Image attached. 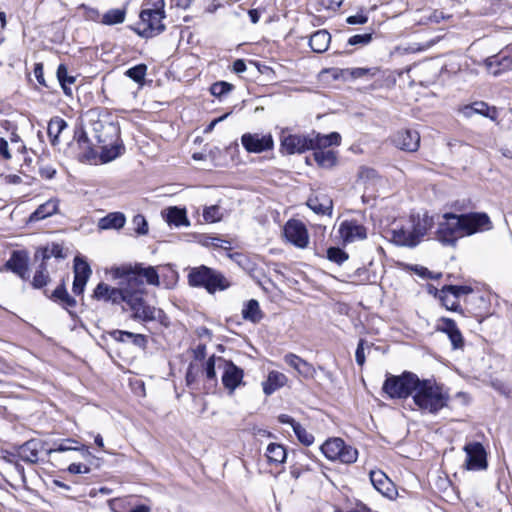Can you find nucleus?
<instances>
[{
  "instance_id": "nucleus-1",
  "label": "nucleus",
  "mask_w": 512,
  "mask_h": 512,
  "mask_svg": "<svg viewBox=\"0 0 512 512\" xmlns=\"http://www.w3.org/2000/svg\"><path fill=\"white\" fill-rule=\"evenodd\" d=\"M110 274L113 280H117V287L101 282L94 289L93 298L112 304L125 303L136 320L146 322L157 318L160 311L144 302L142 282L131 270V266L112 268Z\"/></svg>"
},
{
  "instance_id": "nucleus-2",
  "label": "nucleus",
  "mask_w": 512,
  "mask_h": 512,
  "mask_svg": "<svg viewBox=\"0 0 512 512\" xmlns=\"http://www.w3.org/2000/svg\"><path fill=\"white\" fill-rule=\"evenodd\" d=\"M119 128L112 122L94 121L91 130L81 131L77 136L78 145L85 150V158L90 160L95 157L94 146L101 148V158L109 162L121 154V146L118 144Z\"/></svg>"
},
{
  "instance_id": "nucleus-3",
  "label": "nucleus",
  "mask_w": 512,
  "mask_h": 512,
  "mask_svg": "<svg viewBox=\"0 0 512 512\" xmlns=\"http://www.w3.org/2000/svg\"><path fill=\"white\" fill-rule=\"evenodd\" d=\"M492 223L485 213L455 215L447 213L438 224L437 239L443 245L454 246L459 238L490 230Z\"/></svg>"
},
{
  "instance_id": "nucleus-4",
  "label": "nucleus",
  "mask_w": 512,
  "mask_h": 512,
  "mask_svg": "<svg viewBox=\"0 0 512 512\" xmlns=\"http://www.w3.org/2000/svg\"><path fill=\"white\" fill-rule=\"evenodd\" d=\"M449 394L435 381L420 380L413 394V402L422 412L436 414L448 405Z\"/></svg>"
},
{
  "instance_id": "nucleus-5",
  "label": "nucleus",
  "mask_w": 512,
  "mask_h": 512,
  "mask_svg": "<svg viewBox=\"0 0 512 512\" xmlns=\"http://www.w3.org/2000/svg\"><path fill=\"white\" fill-rule=\"evenodd\" d=\"M145 8L140 13V21L134 31L143 38H152L165 29L164 0H148Z\"/></svg>"
},
{
  "instance_id": "nucleus-6",
  "label": "nucleus",
  "mask_w": 512,
  "mask_h": 512,
  "mask_svg": "<svg viewBox=\"0 0 512 512\" xmlns=\"http://www.w3.org/2000/svg\"><path fill=\"white\" fill-rule=\"evenodd\" d=\"M417 384H419V377L416 374L404 372L399 376H388L382 390L391 399H406L409 396L413 397Z\"/></svg>"
},
{
  "instance_id": "nucleus-7",
  "label": "nucleus",
  "mask_w": 512,
  "mask_h": 512,
  "mask_svg": "<svg viewBox=\"0 0 512 512\" xmlns=\"http://www.w3.org/2000/svg\"><path fill=\"white\" fill-rule=\"evenodd\" d=\"M188 281L191 286L204 287L209 293L224 290L230 285L222 274L206 266L193 268L188 275Z\"/></svg>"
},
{
  "instance_id": "nucleus-8",
  "label": "nucleus",
  "mask_w": 512,
  "mask_h": 512,
  "mask_svg": "<svg viewBox=\"0 0 512 512\" xmlns=\"http://www.w3.org/2000/svg\"><path fill=\"white\" fill-rule=\"evenodd\" d=\"M320 449L328 460L340 461L345 464L354 463L358 457V451L352 446L346 445L341 438L326 440Z\"/></svg>"
},
{
  "instance_id": "nucleus-9",
  "label": "nucleus",
  "mask_w": 512,
  "mask_h": 512,
  "mask_svg": "<svg viewBox=\"0 0 512 512\" xmlns=\"http://www.w3.org/2000/svg\"><path fill=\"white\" fill-rule=\"evenodd\" d=\"M283 233L286 240L298 248H306L309 244L308 231L300 220H289L284 226Z\"/></svg>"
},
{
  "instance_id": "nucleus-10",
  "label": "nucleus",
  "mask_w": 512,
  "mask_h": 512,
  "mask_svg": "<svg viewBox=\"0 0 512 512\" xmlns=\"http://www.w3.org/2000/svg\"><path fill=\"white\" fill-rule=\"evenodd\" d=\"M466 459L464 467L467 470H484L487 467L486 452L483 445L479 442L467 443L464 446Z\"/></svg>"
},
{
  "instance_id": "nucleus-11",
  "label": "nucleus",
  "mask_w": 512,
  "mask_h": 512,
  "mask_svg": "<svg viewBox=\"0 0 512 512\" xmlns=\"http://www.w3.org/2000/svg\"><path fill=\"white\" fill-rule=\"evenodd\" d=\"M219 360L222 362V384L228 390V393L232 395L243 384L244 372L231 361Z\"/></svg>"
},
{
  "instance_id": "nucleus-12",
  "label": "nucleus",
  "mask_w": 512,
  "mask_h": 512,
  "mask_svg": "<svg viewBox=\"0 0 512 512\" xmlns=\"http://www.w3.org/2000/svg\"><path fill=\"white\" fill-rule=\"evenodd\" d=\"M484 64L487 71L497 76L502 72L512 69V45L505 47L498 55H493L485 59Z\"/></svg>"
},
{
  "instance_id": "nucleus-13",
  "label": "nucleus",
  "mask_w": 512,
  "mask_h": 512,
  "mask_svg": "<svg viewBox=\"0 0 512 512\" xmlns=\"http://www.w3.org/2000/svg\"><path fill=\"white\" fill-rule=\"evenodd\" d=\"M241 143L249 153H261L274 146L271 134L245 133L241 137Z\"/></svg>"
},
{
  "instance_id": "nucleus-14",
  "label": "nucleus",
  "mask_w": 512,
  "mask_h": 512,
  "mask_svg": "<svg viewBox=\"0 0 512 512\" xmlns=\"http://www.w3.org/2000/svg\"><path fill=\"white\" fill-rule=\"evenodd\" d=\"M280 141L281 151L289 155L303 153L310 150L312 146L309 136L303 135L283 133Z\"/></svg>"
},
{
  "instance_id": "nucleus-15",
  "label": "nucleus",
  "mask_w": 512,
  "mask_h": 512,
  "mask_svg": "<svg viewBox=\"0 0 512 512\" xmlns=\"http://www.w3.org/2000/svg\"><path fill=\"white\" fill-rule=\"evenodd\" d=\"M338 232L345 243L364 240L367 237L366 228L356 220H345L340 223Z\"/></svg>"
},
{
  "instance_id": "nucleus-16",
  "label": "nucleus",
  "mask_w": 512,
  "mask_h": 512,
  "mask_svg": "<svg viewBox=\"0 0 512 512\" xmlns=\"http://www.w3.org/2000/svg\"><path fill=\"white\" fill-rule=\"evenodd\" d=\"M92 274V270L89 264L77 256L74 259V281H73V292L75 294H82L84 292L86 283Z\"/></svg>"
},
{
  "instance_id": "nucleus-17",
  "label": "nucleus",
  "mask_w": 512,
  "mask_h": 512,
  "mask_svg": "<svg viewBox=\"0 0 512 512\" xmlns=\"http://www.w3.org/2000/svg\"><path fill=\"white\" fill-rule=\"evenodd\" d=\"M393 143L401 150L415 152L420 145V135L415 130H400L393 136Z\"/></svg>"
},
{
  "instance_id": "nucleus-18",
  "label": "nucleus",
  "mask_w": 512,
  "mask_h": 512,
  "mask_svg": "<svg viewBox=\"0 0 512 512\" xmlns=\"http://www.w3.org/2000/svg\"><path fill=\"white\" fill-rule=\"evenodd\" d=\"M380 181V177L373 168L362 166L359 168L357 174L356 187L358 189H362L365 193H368V195L371 196Z\"/></svg>"
},
{
  "instance_id": "nucleus-19",
  "label": "nucleus",
  "mask_w": 512,
  "mask_h": 512,
  "mask_svg": "<svg viewBox=\"0 0 512 512\" xmlns=\"http://www.w3.org/2000/svg\"><path fill=\"white\" fill-rule=\"evenodd\" d=\"M373 487L383 496L393 499L397 494L394 483L381 470H371L369 473Z\"/></svg>"
},
{
  "instance_id": "nucleus-20",
  "label": "nucleus",
  "mask_w": 512,
  "mask_h": 512,
  "mask_svg": "<svg viewBox=\"0 0 512 512\" xmlns=\"http://www.w3.org/2000/svg\"><path fill=\"white\" fill-rule=\"evenodd\" d=\"M437 330L447 334L454 349L463 347L464 339L454 320L447 317L440 318L437 322Z\"/></svg>"
},
{
  "instance_id": "nucleus-21",
  "label": "nucleus",
  "mask_w": 512,
  "mask_h": 512,
  "mask_svg": "<svg viewBox=\"0 0 512 512\" xmlns=\"http://www.w3.org/2000/svg\"><path fill=\"white\" fill-rule=\"evenodd\" d=\"M391 241L397 245L409 247H414L419 243L409 222L391 230Z\"/></svg>"
},
{
  "instance_id": "nucleus-22",
  "label": "nucleus",
  "mask_w": 512,
  "mask_h": 512,
  "mask_svg": "<svg viewBox=\"0 0 512 512\" xmlns=\"http://www.w3.org/2000/svg\"><path fill=\"white\" fill-rule=\"evenodd\" d=\"M45 443L32 439L25 442L18 448V456L25 462L36 463L38 461L39 452L45 449Z\"/></svg>"
},
{
  "instance_id": "nucleus-23",
  "label": "nucleus",
  "mask_w": 512,
  "mask_h": 512,
  "mask_svg": "<svg viewBox=\"0 0 512 512\" xmlns=\"http://www.w3.org/2000/svg\"><path fill=\"white\" fill-rule=\"evenodd\" d=\"M284 361L304 378H313L316 374V370L312 364L293 353L286 354Z\"/></svg>"
},
{
  "instance_id": "nucleus-24",
  "label": "nucleus",
  "mask_w": 512,
  "mask_h": 512,
  "mask_svg": "<svg viewBox=\"0 0 512 512\" xmlns=\"http://www.w3.org/2000/svg\"><path fill=\"white\" fill-rule=\"evenodd\" d=\"M311 140V148L310 150L319 151L327 150L328 147L331 146H339L341 143V136L337 132H332L327 135H322L320 133H313L309 135Z\"/></svg>"
},
{
  "instance_id": "nucleus-25",
  "label": "nucleus",
  "mask_w": 512,
  "mask_h": 512,
  "mask_svg": "<svg viewBox=\"0 0 512 512\" xmlns=\"http://www.w3.org/2000/svg\"><path fill=\"white\" fill-rule=\"evenodd\" d=\"M409 223L418 242L421 241V239L434 225L433 217L429 216L428 214L412 215L410 217Z\"/></svg>"
},
{
  "instance_id": "nucleus-26",
  "label": "nucleus",
  "mask_w": 512,
  "mask_h": 512,
  "mask_svg": "<svg viewBox=\"0 0 512 512\" xmlns=\"http://www.w3.org/2000/svg\"><path fill=\"white\" fill-rule=\"evenodd\" d=\"M59 199L51 198L45 203L38 206V208L29 216L28 222H37L53 216L59 212Z\"/></svg>"
},
{
  "instance_id": "nucleus-27",
  "label": "nucleus",
  "mask_w": 512,
  "mask_h": 512,
  "mask_svg": "<svg viewBox=\"0 0 512 512\" xmlns=\"http://www.w3.org/2000/svg\"><path fill=\"white\" fill-rule=\"evenodd\" d=\"M288 382V377L279 371H269L267 378L262 382V389L265 395L269 396L278 389L284 387Z\"/></svg>"
},
{
  "instance_id": "nucleus-28",
  "label": "nucleus",
  "mask_w": 512,
  "mask_h": 512,
  "mask_svg": "<svg viewBox=\"0 0 512 512\" xmlns=\"http://www.w3.org/2000/svg\"><path fill=\"white\" fill-rule=\"evenodd\" d=\"M308 207L317 214L331 215L333 202L330 197L324 194L312 196L307 201Z\"/></svg>"
},
{
  "instance_id": "nucleus-29",
  "label": "nucleus",
  "mask_w": 512,
  "mask_h": 512,
  "mask_svg": "<svg viewBox=\"0 0 512 512\" xmlns=\"http://www.w3.org/2000/svg\"><path fill=\"white\" fill-rule=\"evenodd\" d=\"M162 217L169 225H174L176 227H188L190 225L185 209H181L175 206L168 207L165 210H163Z\"/></svg>"
},
{
  "instance_id": "nucleus-30",
  "label": "nucleus",
  "mask_w": 512,
  "mask_h": 512,
  "mask_svg": "<svg viewBox=\"0 0 512 512\" xmlns=\"http://www.w3.org/2000/svg\"><path fill=\"white\" fill-rule=\"evenodd\" d=\"M126 223V217L122 212H111L98 221L100 230L121 229Z\"/></svg>"
},
{
  "instance_id": "nucleus-31",
  "label": "nucleus",
  "mask_w": 512,
  "mask_h": 512,
  "mask_svg": "<svg viewBox=\"0 0 512 512\" xmlns=\"http://www.w3.org/2000/svg\"><path fill=\"white\" fill-rule=\"evenodd\" d=\"M7 267L21 278H24L28 271V258L23 252H14L7 261Z\"/></svg>"
},
{
  "instance_id": "nucleus-32",
  "label": "nucleus",
  "mask_w": 512,
  "mask_h": 512,
  "mask_svg": "<svg viewBox=\"0 0 512 512\" xmlns=\"http://www.w3.org/2000/svg\"><path fill=\"white\" fill-rule=\"evenodd\" d=\"M331 36L326 30H318L310 37L309 45L316 53L325 52L330 44Z\"/></svg>"
},
{
  "instance_id": "nucleus-33",
  "label": "nucleus",
  "mask_w": 512,
  "mask_h": 512,
  "mask_svg": "<svg viewBox=\"0 0 512 512\" xmlns=\"http://www.w3.org/2000/svg\"><path fill=\"white\" fill-rule=\"evenodd\" d=\"M242 317L246 321L258 323L263 318V312L260 309L259 302L255 299H250L244 303L242 308Z\"/></svg>"
},
{
  "instance_id": "nucleus-34",
  "label": "nucleus",
  "mask_w": 512,
  "mask_h": 512,
  "mask_svg": "<svg viewBox=\"0 0 512 512\" xmlns=\"http://www.w3.org/2000/svg\"><path fill=\"white\" fill-rule=\"evenodd\" d=\"M265 456L272 465H280L285 462L287 453L283 445L270 443L266 448Z\"/></svg>"
},
{
  "instance_id": "nucleus-35",
  "label": "nucleus",
  "mask_w": 512,
  "mask_h": 512,
  "mask_svg": "<svg viewBox=\"0 0 512 512\" xmlns=\"http://www.w3.org/2000/svg\"><path fill=\"white\" fill-rule=\"evenodd\" d=\"M438 298L447 310L462 313L459 299L455 296L454 293H452V290H449V286H444L438 292Z\"/></svg>"
},
{
  "instance_id": "nucleus-36",
  "label": "nucleus",
  "mask_w": 512,
  "mask_h": 512,
  "mask_svg": "<svg viewBox=\"0 0 512 512\" xmlns=\"http://www.w3.org/2000/svg\"><path fill=\"white\" fill-rule=\"evenodd\" d=\"M131 270L134 271L137 274L138 280L142 282V287L144 288V282L142 278H145L146 282L150 285H159V276L155 268L153 267H146L143 268L141 266H131Z\"/></svg>"
},
{
  "instance_id": "nucleus-37",
  "label": "nucleus",
  "mask_w": 512,
  "mask_h": 512,
  "mask_svg": "<svg viewBox=\"0 0 512 512\" xmlns=\"http://www.w3.org/2000/svg\"><path fill=\"white\" fill-rule=\"evenodd\" d=\"M67 127V123L60 117H53L49 123L47 128V133L50 138L52 145L58 144V137L61 132Z\"/></svg>"
},
{
  "instance_id": "nucleus-38",
  "label": "nucleus",
  "mask_w": 512,
  "mask_h": 512,
  "mask_svg": "<svg viewBox=\"0 0 512 512\" xmlns=\"http://www.w3.org/2000/svg\"><path fill=\"white\" fill-rule=\"evenodd\" d=\"M78 442L74 439H64L58 444H55V447L46 449L48 455H51L55 452H67V451H84L85 454H89L88 449L85 445L80 446H72V444H77Z\"/></svg>"
},
{
  "instance_id": "nucleus-39",
  "label": "nucleus",
  "mask_w": 512,
  "mask_h": 512,
  "mask_svg": "<svg viewBox=\"0 0 512 512\" xmlns=\"http://www.w3.org/2000/svg\"><path fill=\"white\" fill-rule=\"evenodd\" d=\"M314 159L323 168H332L337 163V155L333 150L314 151Z\"/></svg>"
},
{
  "instance_id": "nucleus-40",
  "label": "nucleus",
  "mask_w": 512,
  "mask_h": 512,
  "mask_svg": "<svg viewBox=\"0 0 512 512\" xmlns=\"http://www.w3.org/2000/svg\"><path fill=\"white\" fill-rule=\"evenodd\" d=\"M35 257L41 258L42 263H44L45 260L50 259L51 257L64 258L65 255L63 254V247L61 244L52 243L51 245L39 249L36 252Z\"/></svg>"
},
{
  "instance_id": "nucleus-41",
  "label": "nucleus",
  "mask_w": 512,
  "mask_h": 512,
  "mask_svg": "<svg viewBox=\"0 0 512 512\" xmlns=\"http://www.w3.org/2000/svg\"><path fill=\"white\" fill-rule=\"evenodd\" d=\"M126 10L125 9H110L102 15L101 24L104 25H115L125 21Z\"/></svg>"
},
{
  "instance_id": "nucleus-42",
  "label": "nucleus",
  "mask_w": 512,
  "mask_h": 512,
  "mask_svg": "<svg viewBox=\"0 0 512 512\" xmlns=\"http://www.w3.org/2000/svg\"><path fill=\"white\" fill-rule=\"evenodd\" d=\"M52 299L65 308L74 307L76 301L71 297L63 285L58 286L52 294Z\"/></svg>"
},
{
  "instance_id": "nucleus-43",
  "label": "nucleus",
  "mask_w": 512,
  "mask_h": 512,
  "mask_svg": "<svg viewBox=\"0 0 512 512\" xmlns=\"http://www.w3.org/2000/svg\"><path fill=\"white\" fill-rule=\"evenodd\" d=\"M123 336H127L135 345L141 347L146 343L145 337L141 334H135L128 331L116 330L113 332V337L116 340L124 341Z\"/></svg>"
},
{
  "instance_id": "nucleus-44",
  "label": "nucleus",
  "mask_w": 512,
  "mask_h": 512,
  "mask_svg": "<svg viewBox=\"0 0 512 512\" xmlns=\"http://www.w3.org/2000/svg\"><path fill=\"white\" fill-rule=\"evenodd\" d=\"M203 218L208 223L220 221L222 218L220 207L217 205L205 207L203 210Z\"/></svg>"
},
{
  "instance_id": "nucleus-45",
  "label": "nucleus",
  "mask_w": 512,
  "mask_h": 512,
  "mask_svg": "<svg viewBox=\"0 0 512 512\" xmlns=\"http://www.w3.org/2000/svg\"><path fill=\"white\" fill-rule=\"evenodd\" d=\"M295 435L297 436L298 440L303 443L306 446H309L314 441V436L309 433L302 425L299 423L294 426L293 429Z\"/></svg>"
},
{
  "instance_id": "nucleus-46",
  "label": "nucleus",
  "mask_w": 512,
  "mask_h": 512,
  "mask_svg": "<svg viewBox=\"0 0 512 512\" xmlns=\"http://www.w3.org/2000/svg\"><path fill=\"white\" fill-rule=\"evenodd\" d=\"M147 67L144 64L134 66L126 71V75L137 83H141L146 75Z\"/></svg>"
},
{
  "instance_id": "nucleus-47",
  "label": "nucleus",
  "mask_w": 512,
  "mask_h": 512,
  "mask_svg": "<svg viewBox=\"0 0 512 512\" xmlns=\"http://www.w3.org/2000/svg\"><path fill=\"white\" fill-rule=\"evenodd\" d=\"M327 258L332 262L342 264L344 261L348 259V254L340 248L330 247L327 250Z\"/></svg>"
},
{
  "instance_id": "nucleus-48",
  "label": "nucleus",
  "mask_w": 512,
  "mask_h": 512,
  "mask_svg": "<svg viewBox=\"0 0 512 512\" xmlns=\"http://www.w3.org/2000/svg\"><path fill=\"white\" fill-rule=\"evenodd\" d=\"M48 273L46 271L45 263H41L40 269L36 272L33 278V286L36 288H41L48 282Z\"/></svg>"
},
{
  "instance_id": "nucleus-49",
  "label": "nucleus",
  "mask_w": 512,
  "mask_h": 512,
  "mask_svg": "<svg viewBox=\"0 0 512 512\" xmlns=\"http://www.w3.org/2000/svg\"><path fill=\"white\" fill-rule=\"evenodd\" d=\"M134 230L138 235H146L148 233V222L143 215H136L132 219Z\"/></svg>"
},
{
  "instance_id": "nucleus-50",
  "label": "nucleus",
  "mask_w": 512,
  "mask_h": 512,
  "mask_svg": "<svg viewBox=\"0 0 512 512\" xmlns=\"http://www.w3.org/2000/svg\"><path fill=\"white\" fill-rule=\"evenodd\" d=\"M232 85L227 82H216L214 83L211 88V94L216 97H221L231 91Z\"/></svg>"
},
{
  "instance_id": "nucleus-51",
  "label": "nucleus",
  "mask_w": 512,
  "mask_h": 512,
  "mask_svg": "<svg viewBox=\"0 0 512 512\" xmlns=\"http://www.w3.org/2000/svg\"><path fill=\"white\" fill-rule=\"evenodd\" d=\"M79 9L84 11L83 16H84V18L86 20L101 23L102 16L100 15V13H99V11L97 9L89 7V6H86L84 4H82L79 7Z\"/></svg>"
},
{
  "instance_id": "nucleus-52",
  "label": "nucleus",
  "mask_w": 512,
  "mask_h": 512,
  "mask_svg": "<svg viewBox=\"0 0 512 512\" xmlns=\"http://www.w3.org/2000/svg\"><path fill=\"white\" fill-rule=\"evenodd\" d=\"M372 40L371 33L357 34L349 38V45H367Z\"/></svg>"
},
{
  "instance_id": "nucleus-53",
  "label": "nucleus",
  "mask_w": 512,
  "mask_h": 512,
  "mask_svg": "<svg viewBox=\"0 0 512 512\" xmlns=\"http://www.w3.org/2000/svg\"><path fill=\"white\" fill-rule=\"evenodd\" d=\"M376 72H377V69L361 68V67L347 69V73L353 78H361L368 74L373 76L376 74Z\"/></svg>"
},
{
  "instance_id": "nucleus-54",
  "label": "nucleus",
  "mask_w": 512,
  "mask_h": 512,
  "mask_svg": "<svg viewBox=\"0 0 512 512\" xmlns=\"http://www.w3.org/2000/svg\"><path fill=\"white\" fill-rule=\"evenodd\" d=\"M57 77L60 83H68L69 85L74 84L75 78L68 75V71L65 65H59L57 69Z\"/></svg>"
},
{
  "instance_id": "nucleus-55",
  "label": "nucleus",
  "mask_w": 512,
  "mask_h": 512,
  "mask_svg": "<svg viewBox=\"0 0 512 512\" xmlns=\"http://www.w3.org/2000/svg\"><path fill=\"white\" fill-rule=\"evenodd\" d=\"M39 174L42 178L50 180L55 176L56 169L51 165H44L40 167Z\"/></svg>"
},
{
  "instance_id": "nucleus-56",
  "label": "nucleus",
  "mask_w": 512,
  "mask_h": 512,
  "mask_svg": "<svg viewBox=\"0 0 512 512\" xmlns=\"http://www.w3.org/2000/svg\"><path fill=\"white\" fill-rule=\"evenodd\" d=\"M449 290H452V293L459 299L462 295H467L472 292V289L469 286H455L449 285Z\"/></svg>"
},
{
  "instance_id": "nucleus-57",
  "label": "nucleus",
  "mask_w": 512,
  "mask_h": 512,
  "mask_svg": "<svg viewBox=\"0 0 512 512\" xmlns=\"http://www.w3.org/2000/svg\"><path fill=\"white\" fill-rule=\"evenodd\" d=\"M356 362L359 366H363L365 363V354H364V341L360 340L355 353Z\"/></svg>"
},
{
  "instance_id": "nucleus-58",
  "label": "nucleus",
  "mask_w": 512,
  "mask_h": 512,
  "mask_svg": "<svg viewBox=\"0 0 512 512\" xmlns=\"http://www.w3.org/2000/svg\"><path fill=\"white\" fill-rule=\"evenodd\" d=\"M206 376L209 379H215L216 378V371H215V358L210 357L206 362Z\"/></svg>"
},
{
  "instance_id": "nucleus-59",
  "label": "nucleus",
  "mask_w": 512,
  "mask_h": 512,
  "mask_svg": "<svg viewBox=\"0 0 512 512\" xmlns=\"http://www.w3.org/2000/svg\"><path fill=\"white\" fill-rule=\"evenodd\" d=\"M68 471L72 474H80V473H88L90 471L89 467L82 465L80 463H72L68 467Z\"/></svg>"
},
{
  "instance_id": "nucleus-60",
  "label": "nucleus",
  "mask_w": 512,
  "mask_h": 512,
  "mask_svg": "<svg viewBox=\"0 0 512 512\" xmlns=\"http://www.w3.org/2000/svg\"><path fill=\"white\" fill-rule=\"evenodd\" d=\"M0 155L6 160L12 157L9 152L8 142L4 138H0Z\"/></svg>"
},
{
  "instance_id": "nucleus-61",
  "label": "nucleus",
  "mask_w": 512,
  "mask_h": 512,
  "mask_svg": "<svg viewBox=\"0 0 512 512\" xmlns=\"http://www.w3.org/2000/svg\"><path fill=\"white\" fill-rule=\"evenodd\" d=\"M367 17L362 15V14H357V15H353V16H349L347 18V22L351 25H356V24H365L367 22Z\"/></svg>"
},
{
  "instance_id": "nucleus-62",
  "label": "nucleus",
  "mask_w": 512,
  "mask_h": 512,
  "mask_svg": "<svg viewBox=\"0 0 512 512\" xmlns=\"http://www.w3.org/2000/svg\"><path fill=\"white\" fill-rule=\"evenodd\" d=\"M472 109H474L476 114L487 115L488 106L484 102H474L472 103Z\"/></svg>"
},
{
  "instance_id": "nucleus-63",
  "label": "nucleus",
  "mask_w": 512,
  "mask_h": 512,
  "mask_svg": "<svg viewBox=\"0 0 512 512\" xmlns=\"http://www.w3.org/2000/svg\"><path fill=\"white\" fill-rule=\"evenodd\" d=\"M4 181L7 184L17 185V184L21 183L22 179H21V177L19 175L8 174V175L4 176Z\"/></svg>"
},
{
  "instance_id": "nucleus-64",
  "label": "nucleus",
  "mask_w": 512,
  "mask_h": 512,
  "mask_svg": "<svg viewBox=\"0 0 512 512\" xmlns=\"http://www.w3.org/2000/svg\"><path fill=\"white\" fill-rule=\"evenodd\" d=\"M278 420L280 423L291 425L293 429H294V426L298 424V422H296L292 417H290L289 415H286V414L279 415Z\"/></svg>"
}]
</instances>
